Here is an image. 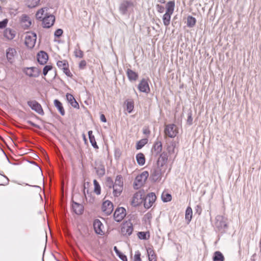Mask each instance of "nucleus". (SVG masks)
I'll return each instance as SVG.
<instances>
[{
    "label": "nucleus",
    "mask_w": 261,
    "mask_h": 261,
    "mask_svg": "<svg viewBox=\"0 0 261 261\" xmlns=\"http://www.w3.org/2000/svg\"><path fill=\"white\" fill-rule=\"evenodd\" d=\"M94 189V192L97 194L99 195L101 192V188L98 184V181L94 179L93 181Z\"/></svg>",
    "instance_id": "nucleus-36"
},
{
    "label": "nucleus",
    "mask_w": 261,
    "mask_h": 261,
    "mask_svg": "<svg viewBox=\"0 0 261 261\" xmlns=\"http://www.w3.org/2000/svg\"><path fill=\"white\" fill-rule=\"evenodd\" d=\"M83 138H84V140H85V141H87V139H86V136L85 135L83 134Z\"/></svg>",
    "instance_id": "nucleus-53"
},
{
    "label": "nucleus",
    "mask_w": 261,
    "mask_h": 261,
    "mask_svg": "<svg viewBox=\"0 0 261 261\" xmlns=\"http://www.w3.org/2000/svg\"><path fill=\"white\" fill-rule=\"evenodd\" d=\"M178 133L177 126L174 124H169L165 126L164 134L166 137L175 138Z\"/></svg>",
    "instance_id": "nucleus-3"
},
{
    "label": "nucleus",
    "mask_w": 261,
    "mask_h": 261,
    "mask_svg": "<svg viewBox=\"0 0 261 261\" xmlns=\"http://www.w3.org/2000/svg\"><path fill=\"white\" fill-rule=\"evenodd\" d=\"M163 156V154H161V156H162V158H163V156Z\"/></svg>",
    "instance_id": "nucleus-62"
},
{
    "label": "nucleus",
    "mask_w": 261,
    "mask_h": 261,
    "mask_svg": "<svg viewBox=\"0 0 261 261\" xmlns=\"http://www.w3.org/2000/svg\"><path fill=\"white\" fill-rule=\"evenodd\" d=\"M63 71L67 76L70 77H72L73 76L72 73L70 71L69 67L66 68L64 70H63Z\"/></svg>",
    "instance_id": "nucleus-44"
},
{
    "label": "nucleus",
    "mask_w": 261,
    "mask_h": 261,
    "mask_svg": "<svg viewBox=\"0 0 261 261\" xmlns=\"http://www.w3.org/2000/svg\"><path fill=\"white\" fill-rule=\"evenodd\" d=\"M138 236L139 239L142 240H147L150 237V234L149 232H144L141 231L139 232L138 233Z\"/></svg>",
    "instance_id": "nucleus-35"
},
{
    "label": "nucleus",
    "mask_w": 261,
    "mask_h": 261,
    "mask_svg": "<svg viewBox=\"0 0 261 261\" xmlns=\"http://www.w3.org/2000/svg\"><path fill=\"white\" fill-rule=\"evenodd\" d=\"M152 150L157 154L160 153L162 150V144L160 141L155 142Z\"/></svg>",
    "instance_id": "nucleus-27"
},
{
    "label": "nucleus",
    "mask_w": 261,
    "mask_h": 261,
    "mask_svg": "<svg viewBox=\"0 0 261 261\" xmlns=\"http://www.w3.org/2000/svg\"><path fill=\"white\" fill-rule=\"evenodd\" d=\"M121 233L124 236H129L133 231V225L131 223L126 222L121 227Z\"/></svg>",
    "instance_id": "nucleus-14"
},
{
    "label": "nucleus",
    "mask_w": 261,
    "mask_h": 261,
    "mask_svg": "<svg viewBox=\"0 0 261 261\" xmlns=\"http://www.w3.org/2000/svg\"><path fill=\"white\" fill-rule=\"evenodd\" d=\"M136 160L139 165L143 166L145 163V158L143 153H139L136 155Z\"/></svg>",
    "instance_id": "nucleus-29"
},
{
    "label": "nucleus",
    "mask_w": 261,
    "mask_h": 261,
    "mask_svg": "<svg viewBox=\"0 0 261 261\" xmlns=\"http://www.w3.org/2000/svg\"><path fill=\"white\" fill-rule=\"evenodd\" d=\"M55 21V16L50 14L46 17V18H44V19L42 21V26L43 28H49L54 24Z\"/></svg>",
    "instance_id": "nucleus-12"
},
{
    "label": "nucleus",
    "mask_w": 261,
    "mask_h": 261,
    "mask_svg": "<svg viewBox=\"0 0 261 261\" xmlns=\"http://www.w3.org/2000/svg\"><path fill=\"white\" fill-rule=\"evenodd\" d=\"M138 88L140 92L146 93H149L150 90L148 82V80L143 79L138 84Z\"/></svg>",
    "instance_id": "nucleus-11"
},
{
    "label": "nucleus",
    "mask_w": 261,
    "mask_h": 261,
    "mask_svg": "<svg viewBox=\"0 0 261 261\" xmlns=\"http://www.w3.org/2000/svg\"><path fill=\"white\" fill-rule=\"evenodd\" d=\"M163 156V154H161V156H162V158H163V156Z\"/></svg>",
    "instance_id": "nucleus-63"
},
{
    "label": "nucleus",
    "mask_w": 261,
    "mask_h": 261,
    "mask_svg": "<svg viewBox=\"0 0 261 261\" xmlns=\"http://www.w3.org/2000/svg\"><path fill=\"white\" fill-rule=\"evenodd\" d=\"M92 201H93V199H92V201H91V200H89V201H91V202H92Z\"/></svg>",
    "instance_id": "nucleus-58"
},
{
    "label": "nucleus",
    "mask_w": 261,
    "mask_h": 261,
    "mask_svg": "<svg viewBox=\"0 0 261 261\" xmlns=\"http://www.w3.org/2000/svg\"><path fill=\"white\" fill-rule=\"evenodd\" d=\"M40 0H27L26 5L29 8H34L39 4Z\"/></svg>",
    "instance_id": "nucleus-32"
},
{
    "label": "nucleus",
    "mask_w": 261,
    "mask_h": 261,
    "mask_svg": "<svg viewBox=\"0 0 261 261\" xmlns=\"http://www.w3.org/2000/svg\"><path fill=\"white\" fill-rule=\"evenodd\" d=\"M156 8L157 11L160 13H162L164 11V7L163 6L160 5L159 4H157L156 5Z\"/></svg>",
    "instance_id": "nucleus-45"
},
{
    "label": "nucleus",
    "mask_w": 261,
    "mask_h": 261,
    "mask_svg": "<svg viewBox=\"0 0 261 261\" xmlns=\"http://www.w3.org/2000/svg\"><path fill=\"white\" fill-rule=\"evenodd\" d=\"M63 31L62 29H58L56 31L55 33V36L58 37H59L62 36L63 34Z\"/></svg>",
    "instance_id": "nucleus-46"
},
{
    "label": "nucleus",
    "mask_w": 261,
    "mask_h": 261,
    "mask_svg": "<svg viewBox=\"0 0 261 261\" xmlns=\"http://www.w3.org/2000/svg\"><path fill=\"white\" fill-rule=\"evenodd\" d=\"M175 2L173 1L168 2L166 6V13L163 16L164 24L168 27L170 23L171 16L174 10Z\"/></svg>",
    "instance_id": "nucleus-1"
},
{
    "label": "nucleus",
    "mask_w": 261,
    "mask_h": 261,
    "mask_svg": "<svg viewBox=\"0 0 261 261\" xmlns=\"http://www.w3.org/2000/svg\"><path fill=\"white\" fill-rule=\"evenodd\" d=\"M20 23L24 29L28 28L32 24L30 18L25 14H23L21 16Z\"/></svg>",
    "instance_id": "nucleus-20"
},
{
    "label": "nucleus",
    "mask_w": 261,
    "mask_h": 261,
    "mask_svg": "<svg viewBox=\"0 0 261 261\" xmlns=\"http://www.w3.org/2000/svg\"><path fill=\"white\" fill-rule=\"evenodd\" d=\"M3 35L6 40H11L15 38L16 33L12 29L7 28L4 31Z\"/></svg>",
    "instance_id": "nucleus-18"
},
{
    "label": "nucleus",
    "mask_w": 261,
    "mask_h": 261,
    "mask_svg": "<svg viewBox=\"0 0 261 261\" xmlns=\"http://www.w3.org/2000/svg\"><path fill=\"white\" fill-rule=\"evenodd\" d=\"M164 161H167V158H165L164 159Z\"/></svg>",
    "instance_id": "nucleus-57"
},
{
    "label": "nucleus",
    "mask_w": 261,
    "mask_h": 261,
    "mask_svg": "<svg viewBox=\"0 0 261 261\" xmlns=\"http://www.w3.org/2000/svg\"><path fill=\"white\" fill-rule=\"evenodd\" d=\"M87 66V62L85 60H81L79 63V67L80 69L83 70L85 69Z\"/></svg>",
    "instance_id": "nucleus-42"
},
{
    "label": "nucleus",
    "mask_w": 261,
    "mask_h": 261,
    "mask_svg": "<svg viewBox=\"0 0 261 261\" xmlns=\"http://www.w3.org/2000/svg\"><path fill=\"white\" fill-rule=\"evenodd\" d=\"M28 104L33 110L35 111L38 114H43V110L41 106L36 101H28Z\"/></svg>",
    "instance_id": "nucleus-17"
},
{
    "label": "nucleus",
    "mask_w": 261,
    "mask_h": 261,
    "mask_svg": "<svg viewBox=\"0 0 261 261\" xmlns=\"http://www.w3.org/2000/svg\"><path fill=\"white\" fill-rule=\"evenodd\" d=\"M53 67L51 64H48V65H45L43 69V75L46 76L47 75V73L49 71L53 70Z\"/></svg>",
    "instance_id": "nucleus-40"
},
{
    "label": "nucleus",
    "mask_w": 261,
    "mask_h": 261,
    "mask_svg": "<svg viewBox=\"0 0 261 261\" xmlns=\"http://www.w3.org/2000/svg\"><path fill=\"white\" fill-rule=\"evenodd\" d=\"M72 207L73 211L77 215H81L83 213L84 206L82 204L74 202Z\"/></svg>",
    "instance_id": "nucleus-22"
},
{
    "label": "nucleus",
    "mask_w": 261,
    "mask_h": 261,
    "mask_svg": "<svg viewBox=\"0 0 261 261\" xmlns=\"http://www.w3.org/2000/svg\"><path fill=\"white\" fill-rule=\"evenodd\" d=\"M47 11L48 9L47 8L39 9L36 14V18L42 21L44 18H46V17L50 14Z\"/></svg>",
    "instance_id": "nucleus-16"
},
{
    "label": "nucleus",
    "mask_w": 261,
    "mask_h": 261,
    "mask_svg": "<svg viewBox=\"0 0 261 261\" xmlns=\"http://www.w3.org/2000/svg\"><path fill=\"white\" fill-rule=\"evenodd\" d=\"M23 72L26 75L33 78L38 77L41 73L40 70L36 67L24 68L23 69Z\"/></svg>",
    "instance_id": "nucleus-6"
},
{
    "label": "nucleus",
    "mask_w": 261,
    "mask_h": 261,
    "mask_svg": "<svg viewBox=\"0 0 261 261\" xmlns=\"http://www.w3.org/2000/svg\"><path fill=\"white\" fill-rule=\"evenodd\" d=\"M148 176L149 173L146 171H143L140 174L137 175L134 181V188L138 189L142 187Z\"/></svg>",
    "instance_id": "nucleus-4"
},
{
    "label": "nucleus",
    "mask_w": 261,
    "mask_h": 261,
    "mask_svg": "<svg viewBox=\"0 0 261 261\" xmlns=\"http://www.w3.org/2000/svg\"><path fill=\"white\" fill-rule=\"evenodd\" d=\"M28 123L29 124H31L32 126H36V125L35 124H34L33 122H32V121H28Z\"/></svg>",
    "instance_id": "nucleus-52"
},
{
    "label": "nucleus",
    "mask_w": 261,
    "mask_h": 261,
    "mask_svg": "<svg viewBox=\"0 0 261 261\" xmlns=\"http://www.w3.org/2000/svg\"><path fill=\"white\" fill-rule=\"evenodd\" d=\"M114 251H115L116 253L117 254H118L119 253V251L118 250V249H117V247L116 246H115L114 248Z\"/></svg>",
    "instance_id": "nucleus-51"
},
{
    "label": "nucleus",
    "mask_w": 261,
    "mask_h": 261,
    "mask_svg": "<svg viewBox=\"0 0 261 261\" xmlns=\"http://www.w3.org/2000/svg\"><path fill=\"white\" fill-rule=\"evenodd\" d=\"M120 258L123 261H127V258L126 255L122 253L121 252H119V253L118 254H117Z\"/></svg>",
    "instance_id": "nucleus-48"
},
{
    "label": "nucleus",
    "mask_w": 261,
    "mask_h": 261,
    "mask_svg": "<svg viewBox=\"0 0 261 261\" xmlns=\"http://www.w3.org/2000/svg\"><path fill=\"white\" fill-rule=\"evenodd\" d=\"M163 156V154H161V156H162V158H163V156Z\"/></svg>",
    "instance_id": "nucleus-61"
},
{
    "label": "nucleus",
    "mask_w": 261,
    "mask_h": 261,
    "mask_svg": "<svg viewBox=\"0 0 261 261\" xmlns=\"http://www.w3.org/2000/svg\"><path fill=\"white\" fill-rule=\"evenodd\" d=\"M57 65L62 70H64L69 66L68 61L66 60L58 61L57 63Z\"/></svg>",
    "instance_id": "nucleus-28"
},
{
    "label": "nucleus",
    "mask_w": 261,
    "mask_h": 261,
    "mask_svg": "<svg viewBox=\"0 0 261 261\" xmlns=\"http://www.w3.org/2000/svg\"><path fill=\"white\" fill-rule=\"evenodd\" d=\"M88 136H89V139L90 140V142L92 145V146L95 148V149H98V146L97 145L95 137L93 135V132L92 130H89L88 132Z\"/></svg>",
    "instance_id": "nucleus-26"
},
{
    "label": "nucleus",
    "mask_w": 261,
    "mask_h": 261,
    "mask_svg": "<svg viewBox=\"0 0 261 261\" xmlns=\"http://www.w3.org/2000/svg\"><path fill=\"white\" fill-rule=\"evenodd\" d=\"M92 201H93V199H92V201H91V200H89V201H91V202H92Z\"/></svg>",
    "instance_id": "nucleus-59"
},
{
    "label": "nucleus",
    "mask_w": 261,
    "mask_h": 261,
    "mask_svg": "<svg viewBox=\"0 0 261 261\" xmlns=\"http://www.w3.org/2000/svg\"><path fill=\"white\" fill-rule=\"evenodd\" d=\"M147 143V139H143L138 141L136 145V149H140Z\"/></svg>",
    "instance_id": "nucleus-38"
},
{
    "label": "nucleus",
    "mask_w": 261,
    "mask_h": 261,
    "mask_svg": "<svg viewBox=\"0 0 261 261\" xmlns=\"http://www.w3.org/2000/svg\"><path fill=\"white\" fill-rule=\"evenodd\" d=\"M141 254L139 252L136 253L134 255V260L135 261H142L141 257Z\"/></svg>",
    "instance_id": "nucleus-47"
},
{
    "label": "nucleus",
    "mask_w": 261,
    "mask_h": 261,
    "mask_svg": "<svg viewBox=\"0 0 261 261\" xmlns=\"http://www.w3.org/2000/svg\"><path fill=\"white\" fill-rule=\"evenodd\" d=\"M149 261H157L156 255L154 251L151 248L147 249Z\"/></svg>",
    "instance_id": "nucleus-24"
},
{
    "label": "nucleus",
    "mask_w": 261,
    "mask_h": 261,
    "mask_svg": "<svg viewBox=\"0 0 261 261\" xmlns=\"http://www.w3.org/2000/svg\"><path fill=\"white\" fill-rule=\"evenodd\" d=\"M36 39V34L32 32H27L25 36L24 43L28 47L32 48L35 46Z\"/></svg>",
    "instance_id": "nucleus-5"
},
{
    "label": "nucleus",
    "mask_w": 261,
    "mask_h": 261,
    "mask_svg": "<svg viewBox=\"0 0 261 261\" xmlns=\"http://www.w3.org/2000/svg\"><path fill=\"white\" fill-rule=\"evenodd\" d=\"M213 261H224V257L220 251H216L213 258Z\"/></svg>",
    "instance_id": "nucleus-31"
},
{
    "label": "nucleus",
    "mask_w": 261,
    "mask_h": 261,
    "mask_svg": "<svg viewBox=\"0 0 261 261\" xmlns=\"http://www.w3.org/2000/svg\"><path fill=\"white\" fill-rule=\"evenodd\" d=\"M48 59V56L47 53L43 51H40L37 55V60L38 62L42 65L46 63Z\"/></svg>",
    "instance_id": "nucleus-19"
},
{
    "label": "nucleus",
    "mask_w": 261,
    "mask_h": 261,
    "mask_svg": "<svg viewBox=\"0 0 261 261\" xmlns=\"http://www.w3.org/2000/svg\"><path fill=\"white\" fill-rule=\"evenodd\" d=\"M162 199L164 202H169L172 199V196L171 194L164 192L162 194Z\"/></svg>",
    "instance_id": "nucleus-37"
},
{
    "label": "nucleus",
    "mask_w": 261,
    "mask_h": 261,
    "mask_svg": "<svg viewBox=\"0 0 261 261\" xmlns=\"http://www.w3.org/2000/svg\"><path fill=\"white\" fill-rule=\"evenodd\" d=\"M129 5H130V3L128 1L123 2L120 6V8H119L120 10L123 13H125V12H126V11L127 10L128 7H129Z\"/></svg>",
    "instance_id": "nucleus-33"
},
{
    "label": "nucleus",
    "mask_w": 261,
    "mask_h": 261,
    "mask_svg": "<svg viewBox=\"0 0 261 261\" xmlns=\"http://www.w3.org/2000/svg\"><path fill=\"white\" fill-rule=\"evenodd\" d=\"M3 13L2 12V8L0 6V15H2Z\"/></svg>",
    "instance_id": "nucleus-54"
},
{
    "label": "nucleus",
    "mask_w": 261,
    "mask_h": 261,
    "mask_svg": "<svg viewBox=\"0 0 261 261\" xmlns=\"http://www.w3.org/2000/svg\"><path fill=\"white\" fill-rule=\"evenodd\" d=\"M196 22L195 18L191 16H189L187 17V26L190 28L193 27Z\"/></svg>",
    "instance_id": "nucleus-34"
},
{
    "label": "nucleus",
    "mask_w": 261,
    "mask_h": 261,
    "mask_svg": "<svg viewBox=\"0 0 261 261\" xmlns=\"http://www.w3.org/2000/svg\"><path fill=\"white\" fill-rule=\"evenodd\" d=\"M144 198L143 193L141 191L136 192L133 196L132 204L135 206H137L141 204Z\"/></svg>",
    "instance_id": "nucleus-9"
},
{
    "label": "nucleus",
    "mask_w": 261,
    "mask_h": 261,
    "mask_svg": "<svg viewBox=\"0 0 261 261\" xmlns=\"http://www.w3.org/2000/svg\"><path fill=\"white\" fill-rule=\"evenodd\" d=\"M149 132V130H148L147 132V131H146V130H144V134L148 133Z\"/></svg>",
    "instance_id": "nucleus-56"
},
{
    "label": "nucleus",
    "mask_w": 261,
    "mask_h": 261,
    "mask_svg": "<svg viewBox=\"0 0 261 261\" xmlns=\"http://www.w3.org/2000/svg\"><path fill=\"white\" fill-rule=\"evenodd\" d=\"M101 210L106 215H109L111 214L113 210L112 202L109 200L104 201L102 205Z\"/></svg>",
    "instance_id": "nucleus-13"
},
{
    "label": "nucleus",
    "mask_w": 261,
    "mask_h": 261,
    "mask_svg": "<svg viewBox=\"0 0 261 261\" xmlns=\"http://www.w3.org/2000/svg\"><path fill=\"white\" fill-rule=\"evenodd\" d=\"M55 107L58 109L59 112L61 115L64 116L65 115V110L62 106V103L58 99H55L54 101Z\"/></svg>",
    "instance_id": "nucleus-25"
},
{
    "label": "nucleus",
    "mask_w": 261,
    "mask_h": 261,
    "mask_svg": "<svg viewBox=\"0 0 261 261\" xmlns=\"http://www.w3.org/2000/svg\"><path fill=\"white\" fill-rule=\"evenodd\" d=\"M74 55L76 58H82L84 57V52L79 47L74 50Z\"/></svg>",
    "instance_id": "nucleus-39"
},
{
    "label": "nucleus",
    "mask_w": 261,
    "mask_h": 261,
    "mask_svg": "<svg viewBox=\"0 0 261 261\" xmlns=\"http://www.w3.org/2000/svg\"><path fill=\"white\" fill-rule=\"evenodd\" d=\"M134 109V102L133 101H127L126 103V110L128 113H131Z\"/></svg>",
    "instance_id": "nucleus-41"
},
{
    "label": "nucleus",
    "mask_w": 261,
    "mask_h": 261,
    "mask_svg": "<svg viewBox=\"0 0 261 261\" xmlns=\"http://www.w3.org/2000/svg\"><path fill=\"white\" fill-rule=\"evenodd\" d=\"M156 200V196L154 193H150L146 195L144 199V205L146 208L151 207Z\"/></svg>",
    "instance_id": "nucleus-7"
},
{
    "label": "nucleus",
    "mask_w": 261,
    "mask_h": 261,
    "mask_svg": "<svg viewBox=\"0 0 261 261\" xmlns=\"http://www.w3.org/2000/svg\"><path fill=\"white\" fill-rule=\"evenodd\" d=\"M92 201H93V199H92V201H91V200H89V201H91V202H92Z\"/></svg>",
    "instance_id": "nucleus-60"
},
{
    "label": "nucleus",
    "mask_w": 261,
    "mask_h": 261,
    "mask_svg": "<svg viewBox=\"0 0 261 261\" xmlns=\"http://www.w3.org/2000/svg\"><path fill=\"white\" fill-rule=\"evenodd\" d=\"M160 2H161V3L164 4V3H165V0H161V1H160Z\"/></svg>",
    "instance_id": "nucleus-55"
},
{
    "label": "nucleus",
    "mask_w": 261,
    "mask_h": 261,
    "mask_svg": "<svg viewBox=\"0 0 261 261\" xmlns=\"http://www.w3.org/2000/svg\"><path fill=\"white\" fill-rule=\"evenodd\" d=\"M175 147L173 145L168 146L167 149L169 154H172L174 152Z\"/></svg>",
    "instance_id": "nucleus-49"
},
{
    "label": "nucleus",
    "mask_w": 261,
    "mask_h": 261,
    "mask_svg": "<svg viewBox=\"0 0 261 261\" xmlns=\"http://www.w3.org/2000/svg\"><path fill=\"white\" fill-rule=\"evenodd\" d=\"M66 97L67 101L69 102V103H70L72 107L77 109L80 108L79 105L74 98L73 95L70 93H67Z\"/></svg>",
    "instance_id": "nucleus-21"
},
{
    "label": "nucleus",
    "mask_w": 261,
    "mask_h": 261,
    "mask_svg": "<svg viewBox=\"0 0 261 261\" xmlns=\"http://www.w3.org/2000/svg\"><path fill=\"white\" fill-rule=\"evenodd\" d=\"M17 55V53L15 48L9 47L6 50V56L8 61L10 64H13Z\"/></svg>",
    "instance_id": "nucleus-8"
},
{
    "label": "nucleus",
    "mask_w": 261,
    "mask_h": 261,
    "mask_svg": "<svg viewBox=\"0 0 261 261\" xmlns=\"http://www.w3.org/2000/svg\"><path fill=\"white\" fill-rule=\"evenodd\" d=\"M85 196H86L85 195ZM86 200H88V199H87V197H86Z\"/></svg>",
    "instance_id": "nucleus-64"
},
{
    "label": "nucleus",
    "mask_w": 261,
    "mask_h": 261,
    "mask_svg": "<svg viewBox=\"0 0 261 261\" xmlns=\"http://www.w3.org/2000/svg\"><path fill=\"white\" fill-rule=\"evenodd\" d=\"M126 74L130 81H136L138 79V74L130 69H127Z\"/></svg>",
    "instance_id": "nucleus-23"
},
{
    "label": "nucleus",
    "mask_w": 261,
    "mask_h": 261,
    "mask_svg": "<svg viewBox=\"0 0 261 261\" xmlns=\"http://www.w3.org/2000/svg\"><path fill=\"white\" fill-rule=\"evenodd\" d=\"M193 212L191 207H187L186 211L185 219L187 221L188 223H189L192 218Z\"/></svg>",
    "instance_id": "nucleus-30"
},
{
    "label": "nucleus",
    "mask_w": 261,
    "mask_h": 261,
    "mask_svg": "<svg viewBox=\"0 0 261 261\" xmlns=\"http://www.w3.org/2000/svg\"><path fill=\"white\" fill-rule=\"evenodd\" d=\"M126 216V211L123 207L117 208L114 212V218L117 222H120Z\"/></svg>",
    "instance_id": "nucleus-10"
},
{
    "label": "nucleus",
    "mask_w": 261,
    "mask_h": 261,
    "mask_svg": "<svg viewBox=\"0 0 261 261\" xmlns=\"http://www.w3.org/2000/svg\"><path fill=\"white\" fill-rule=\"evenodd\" d=\"M93 227L95 232L100 235L104 234L103 228L104 226L102 223L98 219L95 220L93 223Z\"/></svg>",
    "instance_id": "nucleus-15"
},
{
    "label": "nucleus",
    "mask_w": 261,
    "mask_h": 261,
    "mask_svg": "<svg viewBox=\"0 0 261 261\" xmlns=\"http://www.w3.org/2000/svg\"><path fill=\"white\" fill-rule=\"evenodd\" d=\"M100 118L101 121L103 122H106L107 121L106 118L103 114H101L100 115Z\"/></svg>",
    "instance_id": "nucleus-50"
},
{
    "label": "nucleus",
    "mask_w": 261,
    "mask_h": 261,
    "mask_svg": "<svg viewBox=\"0 0 261 261\" xmlns=\"http://www.w3.org/2000/svg\"><path fill=\"white\" fill-rule=\"evenodd\" d=\"M123 181L121 175H117L116 177L115 183L113 186V195L115 196H119L123 190Z\"/></svg>",
    "instance_id": "nucleus-2"
},
{
    "label": "nucleus",
    "mask_w": 261,
    "mask_h": 261,
    "mask_svg": "<svg viewBox=\"0 0 261 261\" xmlns=\"http://www.w3.org/2000/svg\"><path fill=\"white\" fill-rule=\"evenodd\" d=\"M8 22V20L7 19H4L3 21H0V29L5 28Z\"/></svg>",
    "instance_id": "nucleus-43"
}]
</instances>
